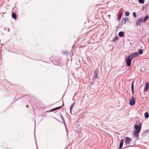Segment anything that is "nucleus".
Returning <instances> with one entry per match:
<instances>
[{
    "label": "nucleus",
    "mask_w": 149,
    "mask_h": 149,
    "mask_svg": "<svg viewBox=\"0 0 149 149\" xmlns=\"http://www.w3.org/2000/svg\"><path fill=\"white\" fill-rule=\"evenodd\" d=\"M123 139H121L120 140V146L119 147V149H120L122 148L123 145Z\"/></svg>",
    "instance_id": "1a4fd4ad"
},
{
    "label": "nucleus",
    "mask_w": 149,
    "mask_h": 149,
    "mask_svg": "<svg viewBox=\"0 0 149 149\" xmlns=\"http://www.w3.org/2000/svg\"><path fill=\"white\" fill-rule=\"evenodd\" d=\"M149 88V84L148 82H146L145 84V88H144V91L146 92L148 91V90Z\"/></svg>",
    "instance_id": "0eeeda50"
},
{
    "label": "nucleus",
    "mask_w": 149,
    "mask_h": 149,
    "mask_svg": "<svg viewBox=\"0 0 149 149\" xmlns=\"http://www.w3.org/2000/svg\"><path fill=\"white\" fill-rule=\"evenodd\" d=\"M139 132L135 131L134 133V136L136 138H137L139 136Z\"/></svg>",
    "instance_id": "ddd939ff"
},
{
    "label": "nucleus",
    "mask_w": 149,
    "mask_h": 149,
    "mask_svg": "<svg viewBox=\"0 0 149 149\" xmlns=\"http://www.w3.org/2000/svg\"><path fill=\"white\" fill-rule=\"evenodd\" d=\"M144 116L146 118H148L149 117V114L148 112H145L144 113Z\"/></svg>",
    "instance_id": "f3484780"
},
{
    "label": "nucleus",
    "mask_w": 149,
    "mask_h": 149,
    "mask_svg": "<svg viewBox=\"0 0 149 149\" xmlns=\"http://www.w3.org/2000/svg\"><path fill=\"white\" fill-rule=\"evenodd\" d=\"M12 17L14 19H16L17 18V15L15 13H13L12 14Z\"/></svg>",
    "instance_id": "4468645a"
},
{
    "label": "nucleus",
    "mask_w": 149,
    "mask_h": 149,
    "mask_svg": "<svg viewBox=\"0 0 149 149\" xmlns=\"http://www.w3.org/2000/svg\"><path fill=\"white\" fill-rule=\"evenodd\" d=\"M132 141V139L129 137H126L125 138V142L126 144H130Z\"/></svg>",
    "instance_id": "39448f33"
},
{
    "label": "nucleus",
    "mask_w": 149,
    "mask_h": 149,
    "mask_svg": "<svg viewBox=\"0 0 149 149\" xmlns=\"http://www.w3.org/2000/svg\"><path fill=\"white\" fill-rule=\"evenodd\" d=\"M122 13L120 15H119L118 18V20L119 21L120 20L122 17Z\"/></svg>",
    "instance_id": "412c9836"
},
{
    "label": "nucleus",
    "mask_w": 149,
    "mask_h": 149,
    "mask_svg": "<svg viewBox=\"0 0 149 149\" xmlns=\"http://www.w3.org/2000/svg\"><path fill=\"white\" fill-rule=\"evenodd\" d=\"M98 74V71H95L94 73V78L95 79H97V77Z\"/></svg>",
    "instance_id": "6e6552de"
},
{
    "label": "nucleus",
    "mask_w": 149,
    "mask_h": 149,
    "mask_svg": "<svg viewBox=\"0 0 149 149\" xmlns=\"http://www.w3.org/2000/svg\"><path fill=\"white\" fill-rule=\"evenodd\" d=\"M132 60V59H131L128 56L126 57V61L127 65L128 66H130L131 65Z\"/></svg>",
    "instance_id": "20e7f679"
},
{
    "label": "nucleus",
    "mask_w": 149,
    "mask_h": 149,
    "mask_svg": "<svg viewBox=\"0 0 149 149\" xmlns=\"http://www.w3.org/2000/svg\"><path fill=\"white\" fill-rule=\"evenodd\" d=\"M138 1L140 3L143 4L144 2V0H138Z\"/></svg>",
    "instance_id": "6ab92c4d"
},
{
    "label": "nucleus",
    "mask_w": 149,
    "mask_h": 149,
    "mask_svg": "<svg viewBox=\"0 0 149 149\" xmlns=\"http://www.w3.org/2000/svg\"><path fill=\"white\" fill-rule=\"evenodd\" d=\"M139 54L137 52H135L134 53H133L131 54H130V55H128L129 56L130 58H131V59H133L135 57H137L138 56Z\"/></svg>",
    "instance_id": "7ed1b4c3"
},
{
    "label": "nucleus",
    "mask_w": 149,
    "mask_h": 149,
    "mask_svg": "<svg viewBox=\"0 0 149 149\" xmlns=\"http://www.w3.org/2000/svg\"><path fill=\"white\" fill-rule=\"evenodd\" d=\"M142 124L141 123H139L138 124H135L134 126V128L136 132H139L141 130Z\"/></svg>",
    "instance_id": "f03ea898"
},
{
    "label": "nucleus",
    "mask_w": 149,
    "mask_h": 149,
    "mask_svg": "<svg viewBox=\"0 0 149 149\" xmlns=\"http://www.w3.org/2000/svg\"><path fill=\"white\" fill-rule=\"evenodd\" d=\"M134 81L132 83L131 86L132 92V93H133L134 91Z\"/></svg>",
    "instance_id": "9b49d317"
},
{
    "label": "nucleus",
    "mask_w": 149,
    "mask_h": 149,
    "mask_svg": "<svg viewBox=\"0 0 149 149\" xmlns=\"http://www.w3.org/2000/svg\"><path fill=\"white\" fill-rule=\"evenodd\" d=\"M118 36H116L112 40V41L113 42H115L118 39Z\"/></svg>",
    "instance_id": "dca6fc26"
},
{
    "label": "nucleus",
    "mask_w": 149,
    "mask_h": 149,
    "mask_svg": "<svg viewBox=\"0 0 149 149\" xmlns=\"http://www.w3.org/2000/svg\"><path fill=\"white\" fill-rule=\"evenodd\" d=\"M135 97L134 96L132 97V99L130 100V104L131 105H133L135 104Z\"/></svg>",
    "instance_id": "423d86ee"
},
{
    "label": "nucleus",
    "mask_w": 149,
    "mask_h": 149,
    "mask_svg": "<svg viewBox=\"0 0 149 149\" xmlns=\"http://www.w3.org/2000/svg\"><path fill=\"white\" fill-rule=\"evenodd\" d=\"M26 107H28V105H27L26 106Z\"/></svg>",
    "instance_id": "b1692460"
},
{
    "label": "nucleus",
    "mask_w": 149,
    "mask_h": 149,
    "mask_svg": "<svg viewBox=\"0 0 149 149\" xmlns=\"http://www.w3.org/2000/svg\"><path fill=\"white\" fill-rule=\"evenodd\" d=\"M118 35L120 37H122L123 36L124 33L123 31H120L118 33Z\"/></svg>",
    "instance_id": "2eb2a0df"
},
{
    "label": "nucleus",
    "mask_w": 149,
    "mask_h": 149,
    "mask_svg": "<svg viewBox=\"0 0 149 149\" xmlns=\"http://www.w3.org/2000/svg\"><path fill=\"white\" fill-rule=\"evenodd\" d=\"M138 53L139 54H141L143 53V51L141 49H139L138 51Z\"/></svg>",
    "instance_id": "a211bd4d"
},
{
    "label": "nucleus",
    "mask_w": 149,
    "mask_h": 149,
    "mask_svg": "<svg viewBox=\"0 0 149 149\" xmlns=\"http://www.w3.org/2000/svg\"><path fill=\"white\" fill-rule=\"evenodd\" d=\"M129 21L128 19L127 18H123L122 19L123 22H124V24H125Z\"/></svg>",
    "instance_id": "9d476101"
},
{
    "label": "nucleus",
    "mask_w": 149,
    "mask_h": 149,
    "mask_svg": "<svg viewBox=\"0 0 149 149\" xmlns=\"http://www.w3.org/2000/svg\"><path fill=\"white\" fill-rule=\"evenodd\" d=\"M149 16L148 15H146L144 17H141L139 18L136 21L135 25L136 26H140L141 24V23H145L148 19Z\"/></svg>",
    "instance_id": "f257e3e1"
},
{
    "label": "nucleus",
    "mask_w": 149,
    "mask_h": 149,
    "mask_svg": "<svg viewBox=\"0 0 149 149\" xmlns=\"http://www.w3.org/2000/svg\"><path fill=\"white\" fill-rule=\"evenodd\" d=\"M61 108V106H60L58 107H56L55 108H53L51 109V111H56V110H57L58 109H59Z\"/></svg>",
    "instance_id": "f8f14e48"
},
{
    "label": "nucleus",
    "mask_w": 149,
    "mask_h": 149,
    "mask_svg": "<svg viewBox=\"0 0 149 149\" xmlns=\"http://www.w3.org/2000/svg\"><path fill=\"white\" fill-rule=\"evenodd\" d=\"M74 102L73 104L71 105V107H70V113H71V112H72V107H73L74 105Z\"/></svg>",
    "instance_id": "aec40b11"
},
{
    "label": "nucleus",
    "mask_w": 149,
    "mask_h": 149,
    "mask_svg": "<svg viewBox=\"0 0 149 149\" xmlns=\"http://www.w3.org/2000/svg\"><path fill=\"white\" fill-rule=\"evenodd\" d=\"M130 13L128 12H125V15L126 16H128L129 15Z\"/></svg>",
    "instance_id": "4be33fe9"
},
{
    "label": "nucleus",
    "mask_w": 149,
    "mask_h": 149,
    "mask_svg": "<svg viewBox=\"0 0 149 149\" xmlns=\"http://www.w3.org/2000/svg\"><path fill=\"white\" fill-rule=\"evenodd\" d=\"M133 15L134 17H136V13L135 12H134L133 13Z\"/></svg>",
    "instance_id": "5701e85b"
}]
</instances>
